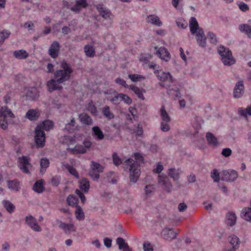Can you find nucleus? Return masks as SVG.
I'll return each mask as SVG.
<instances>
[{"instance_id": "47", "label": "nucleus", "mask_w": 251, "mask_h": 251, "mask_svg": "<svg viewBox=\"0 0 251 251\" xmlns=\"http://www.w3.org/2000/svg\"><path fill=\"white\" fill-rule=\"evenodd\" d=\"M78 199L73 195H70L67 197V202L68 205L71 206H75L77 202Z\"/></svg>"}, {"instance_id": "31", "label": "nucleus", "mask_w": 251, "mask_h": 251, "mask_svg": "<svg viewBox=\"0 0 251 251\" xmlns=\"http://www.w3.org/2000/svg\"><path fill=\"white\" fill-rule=\"evenodd\" d=\"M2 204L6 211L10 214L13 213L15 210V206L9 201L3 200Z\"/></svg>"}, {"instance_id": "7", "label": "nucleus", "mask_w": 251, "mask_h": 251, "mask_svg": "<svg viewBox=\"0 0 251 251\" xmlns=\"http://www.w3.org/2000/svg\"><path fill=\"white\" fill-rule=\"evenodd\" d=\"M223 174L222 180L229 182L234 181L238 176L237 172L234 170H225L223 172Z\"/></svg>"}, {"instance_id": "39", "label": "nucleus", "mask_w": 251, "mask_h": 251, "mask_svg": "<svg viewBox=\"0 0 251 251\" xmlns=\"http://www.w3.org/2000/svg\"><path fill=\"white\" fill-rule=\"evenodd\" d=\"M238 112L239 115L245 118L247 117L248 115L251 116V105L246 108L240 107L238 109Z\"/></svg>"}, {"instance_id": "57", "label": "nucleus", "mask_w": 251, "mask_h": 251, "mask_svg": "<svg viewBox=\"0 0 251 251\" xmlns=\"http://www.w3.org/2000/svg\"><path fill=\"white\" fill-rule=\"evenodd\" d=\"M115 82L116 83L121 85L126 88H129V85H128L126 84V81L122 78H121L120 77L117 78L115 79Z\"/></svg>"}, {"instance_id": "30", "label": "nucleus", "mask_w": 251, "mask_h": 251, "mask_svg": "<svg viewBox=\"0 0 251 251\" xmlns=\"http://www.w3.org/2000/svg\"><path fill=\"white\" fill-rule=\"evenodd\" d=\"M239 29L241 32L251 36V23L249 24H241L239 25Z\"/></svg>"}, {"instance_id": "45", "label": "nucleus", "mask_w": 251, "mask_h": 251, "mask_svg": "<svg viewBox=\"0 0 251 251\" xmlns=\"http://www.w3.org/2000/svg\"><path fill=\"white\" fill-rule=\"evenodd\" d=\"M168 175L174 180H177L179 178V174L175 168L169 169Z\"/></svg>"}, {"instance_id": "21", "label": "nucleus", "mask_w": 251, "mask_h": 251, "mask_svg": "<svg viewBox=\"0 0 251 251\" xmlns=\"http://www.w3.org/2000/svg\"><path fill=\"white\" fill-rule=\"evenodd\" d=\"M146 20L148 23H150L158 26H161L162 25V23L160 20L159 18L155 15H150L147 16Z\"/></svg>"}, {"instance_id": "14", "label": "nucleus", "mask_w": 251, "mask_h": 251, "mask_svg": "<svg viewBox=\"0 0 251 251\" xmlns=\"http://www.w3.org/2000/svg\"><path fill=\"white\" fill-rule=\"evenodd\" d=\"M59 48V43L57 41H53L49 49V55L52 58H56L58 56Z\"/></svg>"}, {"instance_id": "59", "label": "nucleus", "mask_w": 251, "mask_h": 251, "mask_svg": "<svg viewBox=\"0 0 251 251\" xmlns=\"http://www.w3.org/2000/svg\"><path fill=\"white\" fill-rule=\"evenodd\" d=\"M169 123V122H161L160 128L162 131L167 132L170 130V127L168 124Z\"/></svg>"}, {"instance_id": "60", "label": "nucleus", "mask_w": 251, "mask_h": 251, "mask_svg": "<svg viewBox=\"0 0 251 251\" xmlns=\"http://www.w3.org/2000/svg\"><path fill=\"white\" fill-rule=\"evenodd\" d=\"M211 177L215 182H218L220 180L219 174L218 171L214 169L211 172Z\"/></svg>"}, {"instance_id": "55", "label": "nucleus", "mask_w": 251, "mask_h": 251, "mask_svg": "<svg viewBox=\"0 0 251 251\" xmlns=\"http://www.w3.org/2000/svg\"><path fill=\"white\" fill-rule=\"evenodd\" d=\"M176 23L178 27H181L183 29L186 28L188 25L187 22L182 19H178L176 21Z\"/></svg>"}, {"instance_id": "15", "label": "nucleus", "mask_w": 251, "mask_h": 251, "mask_svg": "<svg viewBox=\"0 0 251 251\" xmlns=\"http://www.w3.org/2000/svg\"><path fill=\"white\" fill-rule=\"evenodd\" d=\"M196 34L198 45L202 48H204L206 46V37L202 28L200 29L199 31H198V32Z\"/></svg>"}, {"instance_id": "61", "label": "nucleus", "mask_w": 251, "mask_h": 251, "mask_svg": "<svg viewBox=\"0 0 251 251\" xmlns=\"http://www.w3.org/2000/svg\"><path fill=\"white\" fill-rule=\"evenodd\" d=\"M240 9L244 12H246L249 9V6L244 2H240L238 3Z\"/></svg>"}, {"instance_id": "6", "label": "nucleus", "mask_w": 251, "mask_h": 251, "mask_svg": "<svg viewBox=\"0 0 251 251\" xmlns=\"http://www.w3.org/2000/svg\"><path fill=\"white\" fill-rule=\"evenodd\" d=\"M18 163L19 168L23 173L30 174L29 170L32 168V166L28 156L23 155L19 157L18 159Z\"/></svg>"}, {"instance_id": "9", "label": "nucleus", "mask_w": 251, "mask_h": 251, "mask_svg": "<svg viewBox=\"0 0 251 251\" xmlns=\"http://www.w3.org/2000/svg\"><path fill=\"white\" fill-rule=\"evenodd\" d=\"M25 97L27 100L33 101L39 97L38 91L35 87H30L25 89Z\"/></svg>"}, {"instance_id": "51", "label": "nucleus", "mask_w": 251, "mask_h": 251, "mask_svg": "<svg viewBox=\"0 0 251 251\" xmlns=\"http://www.w3.org/2000/svg\"><path fill=\"white\" fill-rule=\"evenodd\" d=\"M62 142L64 144L69 145L74 144L75 142L73 137L70 136H64Z\"/></svg>"}, {"instance_id": "42", "label": "nucleus", "mask_w": 251, "mask_h": 251, "mask_svg": "<svg viewBox=\"0 0 251 251\" xmlns=\"http://www.w3.org/2000/svg\"><path fill=\"white\" fill-rule=\"evenodd\" d=\"M87 109L94 116H97L98 111L96 107L93 104L92 100H91L87 105Z\"/></svg>"}, {"instance_id": "12", "label": "nucleus", "mask_w": 251, "mask_h": 251, "mask_svg": "<svg viewBox=\"0 0 251 251\" xmlns=\"http://www.w3.org/2000/svg\"><path fill=\"white\" fill-rule=\"evenodd\" d=\"M25 223L28 226L35 231H41V227L38 225L37 223L36 219L32 216L29 215L26 216L25 218Z\"/></svg>"}, {"instance_id": "29", "label": "nucleus", "mask_w": 251, "mask_h": 251, "mask_svg": "<svg viewBox=\"0 0 251 251\" xmlns=\"http://www.w3.org/2000/svg\"><path fill=\"white\" fill-rule=\"evenodd\" d=\"M39 116V114L38 111L32 109L27 111L25 115V118L30 121H35L38 119Z\"/></svg>"}, {"instance_id": "46", "label": "nucleus", "mask_w": 251, "mask_h": 251, "mask_svg": "<svg viewBox=\"0 0 251 251\" xmlns=\"http://www.w3.org/2000/svg\"><path fill=\"white\" fill-rule=\"evenodd\" d=\"M10 34V31L7 30H3L0 32V44H1L6 39L8 38Z\"/></svg>"}, {"instance_id": "25", "label": "nucleus", "mask_w": 251, "mask_h": 251, "mask_svg": "<svg viewBox=\"0 0 251 251\" xmlns=\"http://www.w3.org/2000/svg\"><path fill=\"white\" fill-rule=\"evenodd\" d=\"M236 221V216L233 212H229L226 215V223L229 226H233L235 225Z\"/></svg>"}, {"instance_id": "24", "label": "nucleus", "mask_w": 251, "mask_h": 251, "mask_svg": "<svg viewBox=\"0 0 251 251\" xmlns=\"http://www.w3.org/2000/svg\"><path fill=\"white\" fill-rule=\"evenodd\" d=\"M206 138L208 143L213 147H217L219 145V142L217 138L211 132L206 133Z\"/></svg>"}, {"instance_id": "40", "label": "nucleus", "mask_w": 251, "mask_h": 251, "mask_svg": "<svg viewBox=\"0 0 251 251\" xmlns=\"http://www.w3.org/2000/svg\"><path fill=\"white\" fill-rule=\"evenodd\" d=\"M160 116L162 120V122H170V117H169L168 114L167 113L166 110L164 106H162L160 109Z\"/></svg>"}, {"instance_id": "18", "label": "nucleus", "mask_w": 251, "mask_h": 251, "mask_svg": "<svg viewBox=\"0 0 251 251\" xmlns=\"http://www.w3.org/2000/svg\"><path fill=\"white\" fill-rule=\"evenodd\" d=\"M157 47H155V50H156V54L159 56L161 59L165 60L167 61L170 58V53L166 48L164 47H161L158 50Z\"/></svg>"}, {"instance_id": "49", "label": "nucleus", "mask_w": 251, "mask_h": 251, "mask_svg": "<svg viewBox=\"0 0 251 251\" xmlns=\"http://www.w3.org/2000/svg\"><path fill=\"white\" fill-rule=\"evenodd\" d=\"M8 186L12 190L18 191L19 183L15 180L8 181Z\"/></svg>"}, {"instance_id": "52", "label": "nucleus", "mask_w": 251, "mask_h": 251, "mask_svg": "<svg viewBox=\"0 0 251 251\" xmlns=\"http://www.w3.org/2000/svg\"><path fill=\"white\" fill-rule=\"evenodd\" d=\"M207 38L211 44L215 45L217 43L216 36L213 32H209L207 34Z\"/></svg>"}, {"instance_id": "8", "label": "nucleus", "mask_w": 251, "mask_h": 251, "mask_svg": "<svg viewBox=\"0 0 251 251\" xmlns=\"http://www.w3.org/2000/svg\"><path fill=\"white\" fill-rule=\"evenodd\" d=\"M245 87L243 80H240L235 84L233 90V97L236 99L241 98L244 94Z\"/></svg>"}, {"instance_id": "53", "label": "nucleus", "mask_w": 251, "mask_h": 251, "mask_svg": "<svg viewBox=\"0 0 251 251\" xmlns=\"http://www.w3.org/2000/svg\"><path fill=\"white\" fill-rule=\"evenodd\" d=\"M129 78L133 82H137L140 81L142 78L144 77L139 75L137 74H130L128 75Z\"/></svg>"}, {"instance_id": "20", "label": "nucleus", "mask_w": 251, "mask_h": 251, "mask_svg": "<svg viewBox=\"0 0 251 251\" xmlns=\"http://www.w3.org/2000/svg\"><path fill=\"white\" fill-rule=\"evenodd\" d=\"M189 27L190 31L192 34H195L197 33V31H199V29L201 28L199 27L196 19L194 17H191L190 20Z\"/></svg>"}, {"instance_id": "63", "label": "nucleus", "mask_w": 251, "mask_h": 251, "mask_svg": "<svg viewBox=\"0 0 251 251\" xmlns=\"http://www.w3.org/2000/svg\"><path fill=\"white\" fill-rule=\"evenodd\" d=\"M51 183L52 185L57 186L60 183V178L57 176H54L52 177L51 179Z\"/></svg>"}, {"instance_id": "36", "label": "nucleus", "mask_w": 251, "mask_h": 251, "mask_svg": "<svg viewBox=\"0 0 251 251\" xmlns=\"http://www.w3.org/2000/svg\"><path fill=\"white\" fill-rule=\"evenodd\" d=\"M102 113L108 120L113 119L115 117L114 114L110 111V107L108 105H105L102 108Z\"/></svg>"}, {"instance_id": "41", "label": "nucleus", "mask_w": 251, "mask_h": 251, "mask_svg": "<svg viewBox=\"0 0 251 251\" xmlns=\"http://www.w3.org/2000/svg\"><path fill=\"white\" fill-rule=\"evenodd\" d=\"M121 93H115L114 97L111 98H107V100L111 102L113 104L118 105L121 102Z\"/></svg>"}, {"instance_id": "26", "label": "nucleus", "mask_w": 251, "mask_h": 251, "mask_svg": "<svg viewBox=\"0 0 251 251\" xmlns=\"http://www.w3.org/2000/svg\"><path fill=\"white\" fill-rule=\"evenodd\" d=\"M241 216L245 220L251 222V199L250 207L244 208L241 213Z\"/></svg>"}, {"instance_id": "3", "label": "nucleus", "mask_w": 251, "mask_h": 251, "mask_svg": "<svg viewBox=\"0 0 251 251\" xmlns=\"http://www.w3.org/2000/svg\"><path fill=\"white\" fill-rule=\"evenodd\" d=\"M53 127V123L50 120H45L38 125L35 129V142L38 147L43 148L45 144V133L44 130L49 131Z\"/></svg>"}, {"instance_id": "58", "label": "nucleus", "mask_w": 251, "mask_h": 251, "mask_svg": "<svg viewBox=\"0 0 251 251\" xmlns=\"http://www.w3.org/2000/svg\"><path fill=\"white\" fill-rule=\"evenodd\" d=\"M24 27L28 30H34L35 25L31 21H28L24 24Z\"/></svg>"}, {"instance_id": "5", "label": "nucleus", "mask_w": 251, "mask_h": 251, "mask_svg": "<svg viewBox=\"0 0 251 251\" xmlns=\"http://www.w3.org/2000/svg\"><path fill=\"white\" fill-rule=\"evenodd\" d=\"M14 115L10 109L7 106H4L1 107L0 110V126L3 129H5L7 127L8 118H13Z\"/></svg>"}, {"instance_id": "28", "label": "nucleus", "mask_w": 251, "mask_h": 251, "mask_svg": "<svg viewBox=\"0 0 251 251\" xmlns=\"http://www.w3.org/2000/svg\"><path fill=\"white\" fill-rule=\"evenodd\" d=\"M92 135L97 137V139L99 140H101L103 139L104 137V134L100 127L98 126H95L92 128Z\"/></svg>"}, {"instance_id": "27", "label": "nucleus", "mask_w": 251, "mask_h": 251, "mask_svg": "<svg viewBox=\"0 0 251 251\" xmlns=\"http://www.w3.org/2000/svg\"><path fill=\"white\" fill-rule=\"evenodd\" d=\"M68 150L73 154H83L86 152V149L81 145H76L74 148H69Z\"/></svg>"}, {"instance_id": "50", "label": "nucleus", "mask_w": 251, "mask_h": 251, "mask_svg": "<svg viewBox=\"0 0 251 251\" xmlns=\"http://www.w3.org/2000/svg\"><path fill=\"white\" fill-rule=\"evenodd\" d=\"M66 168L72 176H74L77 179L79 178L78 173L75 168L70 165H67Z\"/></svg>"}, {"instance_id": "38", "label": "nucleus", "mask_w": 251, "mask_h": 251, "mask_svg": "<svg viewBox=\"0 0 251 251\" xmlns=\"http://www.w3.org/2000/svg\"><path fill=\"white\" fill-rule=\"evenodd\" d=\"M33 189L35 192L38 193H42L44 190L42 180H39L36 181L33 186Z\"/></svg>"}, {"instance_id": "23", "label": "nucleus", "mask_w": 251, "mask_h": 251, "mask_svg": "<svg viewBox=\"0 0 251 251\" xmlns=\"http://www.w3.org/2000/svg\"><path fill=\"white\" fill-rule=\"evenodd\" d=\"M56 224L58 226L63 230V231L65 233L70 232L71 230H73L74 226L72 224H67L63 222L60 221L59 220H56Z\"/></svg>"}, {"instance_id": "37", "label": "nucleus", "mask_w": 251, "mask_h": 251, "mask_svg": "<svg viewBox=\"0 0 251 251\" xmlns=\"http://www.w3.org/2000/svg\"><path fill=\"white\" fill-rule=\"evenodd\" d=\"M84 52L87 56L93 57L95 55V50L92 45H85L84 47Z\"/></svg>"}, {"instance_id": "44", "label": "nucleus", "mask_w": 251, "mask_h": 251, "mask_svg": "<svg viewBox=\"0 0 251 251\" xmlns=\"http://www.w3.org/2000/svg\"><path fill=\"white\" fill-rule=\"evenodd\" d=\"M91 169L98 172V173H102L103 171L104 167L97 162L92 161Z\"/></svg>"}, {"instance_id": "10", "label": "nucleus", "mask_w": 251, "mask_h": 251, "mask_svg": "<svg viewBox=\"0 0 251 251\" xmlns=\"http://www.w3.org/2000/svg\"><path fill=\"white\" fill-rule=\"evenodd\" d=\"M100 15L105 20H111L112 15L108 8L102 4H99L96 6Z\"/></svg>"}, {"instance_id": "1", "label": "nucleus", "mask_w": 251, "mask_h": 251, "mask_svg": "<svg viewBox=\"0 0 251 251\" xmlns=\"http://www.w3.org/2000/svg\"><path fill=\"white\" fill-rule=\"evenodd\" d=\"M73 72V69L70 63L65 60L60 62V69L54 72L53 78L47 82L48 90L52 92L55 90H60L62 86L60 84L68 81Z\"/></svg>"}, {"instance_id": "34", "label": "nucleus", "mask_w": 251, "mask_h": 251, "mask_svg": "<svg viewBox=\"0 0 251 251\" xmlns=\"http://www.w3.org/2000/svg\"><path fill=\"white\" fill-rule=\"evenodd\" d=\"M228 241L234 249L236 250L239 248L240 240L237 236L235 235L230 236L228 238Z\"/></svg>"}, {"instance_id": "4", "label": "nucleus", "mask_w": 251, "mask_h": 251, "mask_svg": "<svg viewBox=\"0 0 251 251\" xmlns=\"http://www.w3.org/2000/svg\"><path fill=\"white\" fill-rule=\"evenodd\" d=\"M218 52L221 57V60L226 66H231L234 64L235 60L233 59L232 52L228 48L223 46H220L218 48Z\"/></svg>"}, {"instance_id": "62", "label": "nucleus", "mask_w": 251, "mask_h": 251, "mask_svg": "<svg viewBox=\"0 0 251 251\" xmlns=\"http://www.w3.org/2000/svg\"><path fill=\"white\" fill-rule=\"evenodd\" d=\"M232 153V150L229 148L223 149L221 154L225 157H229Z\"/></svg>"}, {"instance_id": "16", "label": "nucleus", "mask_w": 251, "mask_h": 251, "mask_svg": "<svg viewBox=\"0 0 251 251\" xmlns=\"http://www.w3.org/2000/svg\"><path fill=\"white\" fill-rule=\"evenodd\" d=\"M88 3L85 0H77L74 5L71 7V10L75 13L79 12L82 8H86Z\"/></svg>"}, {"instance_id": "35", "label": "nucleus", "mask_w": 251, "mask_h": 251, "mask_svg": "<svg viewBox=\"0 0 251 251\" xmlns=\"http://www.w3.org/2000/svg\"><path fill=\"white\" fill-rule=\"evenodd\" d=\"M79 188L84 193L88 191L90 188L89 181L86 178H83L79 181Z\"/></svg>"}, {"instance_id": "11", "label": "nucleus", "mask_w": 251, "mask_h": 251, "mask_svg": "<svg viewBox=\"0 0 251 251\" xmlns=\"http://www.w3.org/2000/svg\"><path fill=\"white\" fill-rule=\"evenodd\" d=\"M158 183L168 192L171 191L172 184L170 182L169 178L166 175L163 174L158 176Z\"/></svg>"}, {"instance_id": "2", "label": "nucleus", "mask_w": 251, "mask_h": 251, "mask_svg": "<svg viewBox=\"0 0 251 251\" xmlns=\"http://www.w3.org/2000/svg\"><path fill=\"white\" fill-rule=\"evenodd\" d=\"M112 158L113 163L116 166L123 163V161H122L121 159L118 156L117 153L116 152H114L113 154ZM124 164L129 166L130 182L133 183L136 182L140 175V170L138 163L137 162H135L134 160L128 158L125 160Z\"/></svg>"}, {"instance_id": "33", "label": "nucleus", "mask_w": 251, "mask_h": 251, "mask_svg": "<svg viewBox=\"0 0 251 251\" xmlns=\"http://www.w3.org/2000/svg\"><path fill=\"white\" fill-rule=\"evenodd\" d=\"M13 55L18 59H24L28 56L29 54L24 50H20L14 51Z\"/></svg>"}, {"instance_id": "64", "label": "nucleus", "mask_w": 251, "mask_h": 251, "mask_svg": "<svg viewBox=\"0 0 251 251\" xmlns=\"http://www.w3.org/2000/svg\"><path fill=\"white\" fill-rule=\"evenodd\" d=\"M143 249L144 251H152L153 248L150 243L145 242L143 244Z\"/></svg>"}, {"instance_id": "19", "label": "nucleus", "mask_w": 251, "mask_h": 251, "mask_svg": "<svg viewBox=\"0 0 251 251\" xmlns=\"http://www.w3.org/2000/svg\"><path fill=\"white\" fill-rule=\"evenodd\" d=\"M164 238L166 240H172L175 239L176 237L177 233L173 231V229L165 228H164L161 233Z\"/></svg>"}, {"instance_id": "17", "label": "nucleus", "mask_w": 251, "mask_h": 251, "mask_svg": "<svg viewBox=\"0 0 251 251\" xmlns=\"http://www.w3.org/2000/svg\"><path fill=\"white\" fill-rule=\"evenodd\" d=\"M79 126L75 122V119L72 118L71 121L65 125L64 130L67 131L70 133H73L75 130H78Z\"/></svg>"}, {"instance_id": "22", "label": "nucleus", "mask_w": 251, "mask_h": 251, "mask_svg": "<svg viewBox=\"0 0 251 251\" xmlns=\"http://www.w3.org/2000/svg\"><path fill=\"white\" fill-rule=\"evenodd\" d=\"M79 118L81 123L83 125L90 126L92 125L93 121L91 117L87 113H83L80 114Z\"/></svg>"}, {"instance_id": "48", "label": "nucleus", "mask_w": 251, "mask_h": 251, "mask_svg": "<svg viewBox=\"0 0 251 251\" xmlns=\"http://www.w3.org/2000/svg\"><path fill=\"white\" fill-rule=\"evenodd\" d=\"M50 162L49 159L46 158H43L40 160V166L42 169L41 171L45 172L46 169L49 167Z\"/></svg>"}, {"instance_id": "43", "label": "nucleus", "mask_w": 251, "mask_h": 251, "mask_svg": "<svg viewBox=\"0 0 251 251\" xmlns=\"http://www.w3.org/2000/svg\"><path fill=\"white\" fill-rule=\"evenodd\" d=\"M76 218L79 221L82 220L84 218V214L80 206L76 205V209L75 212Z\"/></svg>"}, {"instance_id": "56", "label": "nucleus", "mask_w": 251, "mask_h": 251, "mask_svg": "<svg viewBox=\"0 0 251 251\" xmlns=\"http://www.w3.org/2000/svg\"><path fill=\"white\" fill-rule=\"evenodd\" d=\"M99 173H98V172L91 169L89 173L90 176L94 180H97L100 178Z\"/></svg>"}, {"instance_id": "13", "label": "nucleus", "mask_w": 251, "mask_h": 251, "mask_svg": "<svg viewBox=\"0 0 251 251\" xmlns=\"http://www.w3.org/2000/svg\"><path fill=\"white\" fill-rule=\"evenodd\" d=\"M154 73L156 74V75L158 79L160 81H173L172 76L170 75V74L168 72H164L162 70H155L154 71Z\"/></svg>"}, {"instance_id": "32", "label": "nucleus", "mask_w": 251, "mask_h": 251, "mask_svg": "<svg viewBox=\"0 0 251 251\" xmlns=\"http://www.w3.org/2000/svg\"><path fill=\"white\" fill-rule=\"evenodd\" d=\"M116 243L119 246L120 250H123V251H129V247L128 244L125 242V240L122 237H118L116 239Z\"/></svg>"}, {"instance_id": "54", "label": "nucleus", "mask_w": 251, "mask_h": 251, "mask_svg": "<svg viewBox=\"0 0 251 251\" xmlns=\"http://www.w3.org/2000/svg\"><path fill=\"white\" fill-rule=\"evenodd\" d=\"M121 101H124V102L127 104H130L132 103V99L127 95L121 93Z\"/></svg>"}]
</instances>
